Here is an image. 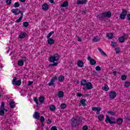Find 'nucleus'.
I'll return each instance as SVG.
<instances>
[{
	"label": "nucleus",
	"instance_id": "53",
	"mask_svg": "<svg viewBox=\"0 0 130 130\" xmlns=\"http://www.w3.org/2000/svg\"><path fill=\"white\" fill-rule=\"evenodd\" d=\"M0 108H5V102H2Z\"/></svg>",
	"mask_w": 130,
	"mask_h": 130
},
{
	"label": "nucleus",
	"instance_id": "45",
	"mask_svg": "<svg viewBox=\"0 0 130 130\" xmlns=\"http://www.w3.org/2000/svg\"><path fill=\"white\" fill-rule=\"evenodd\" d=\"M23 25L24 27H27L29 26V23H28V22H23Z\"/></svg>",
	"mask_w": 130,
	"mask_h": 130
},
{
	"label": "nucleus",
	"instance_id": "48",
	"mask_svg": "<svg viewBox=\"0 0 130 130\" xmlns=\"http://www.w3.org/2000/svg\"><path fill=\"white\" fill-rule=\"evenodd\" d=\"M77 41H78V42H82V41H83V40L82 39V38H81V37H78L77 38Z\"/></svg>",
	"mask_w": 130,
	"mask_h": 130
},
{
	"label": "nucleus",
	"instance_id": "7",
	"mask_svg": "<svg viewBox=\"0 0 130 130\" xmlns=\"http://www.w3.org/2000/svg\"><path fill=\"white\" fill-rule=\"evenodd\" d=\"M128 38V35L127 34H124L123 36H122L119 38L118 39L119 42H120L121 43H122L124 42V40L125 39H127Z\"/></svg>",
	"mask_w": 130,
	"mask_h": 130
},
{
	"label": "nucleus",
	"instance_id": "42",
	"mask_svg": "<svg viewBox=\"0 0 130 130\" xmlns=\"http://www.w3.org/2000/svg\"><path fill=\"white\" fill-rule=\"evenodd\" d=\"M126 75H122L121 77V79L122 81H125L126 80Z\"/></svg>",
	"mask_w": 130,
	"mask_h": 130
},
{
	"label": "nucleus",
	"instance_id": "19",
	"mask_svg": "<svg viewBox=\"0 0 130 130\" xmlns=\"http://www.w3.org/2000/svg\"><path fill=\"white\" fill-rule=\"evenodd\" d=\"M115 122L118 125H121V124H122V123L123 122V119L121 118H119L116 119V121Z\"/></svg>",
	"mask_w": 130,
	"mask_h": 130
},
{
	"label": "nucleus",
	"instance_id": "59",
	"mask_svg": "<svg viewBox=\"0 0 130 130\" xmlns=\"http://www.w3.org/2000/svg\"><path fill=\"white\" fill-rule=\"evenodd\" d=\"M127 18L128 20H130V14L127 15Z\"/></svg>",
	"mask_w": 130,
	"mask_h": 130
},
{
	"label": "nucleus",
	"instance_id": "43",
	"mask_svg": "<svg viewBox=\"0 0 130 130\" xmlns=\"http://www.w3.org/2000/svg\"><path fill=\"white\" fill-rule=\"evenodd\" d=\"M60 107L62 108V109H64V108H67V104H61L60 105Z\"/></svg>",
	"mask_w": 130,
	"mask_h": 130
},
{
	"label": "nucleus",
	"instance_id": "35",
	"mask_svg": "<svg viewBox=\"0 0 130 130\" xmlns=\"http://www.w3.org/2000/svg\"><path fill=\"white\" fill-rule=\"evenodd\" d=\"M100 40H101V38H98L97 37H95L93 39L94 42H97L98 41H100Z\"/></svg>",
	"mask_w": 130,
	"mask_h": 130
},
{
	"label": "nucleus",
	"instance_id": "8",
	"mask_svg": "<svg viewBox=\"0 0 130 130\" xmlns=\"http://www.w3.org/2000/svg\"><path fill=\"white\" fill-rule=\"evenodd\" d=\"M116 95L117 94L115 91H110L109 94L110 99L111 100H113L114 98H116Z\"/></svg>",
	"mask_w": 130,
	"mask_h": 130
},
{
	"label": "nucleus",
	"instance_id": "2",
	"mask_svg": "<svg viewBox=\"0 0 130 130\" xmlns=\"http://www.w3.org/2000/svg\"><path fill=\"white\" fill-rule=\"evenodd\" d=\"M111 17V12L110 11L105 12L102 13V14L100 15V16L98 17L101 20L104 18H110Z\"/></svg>",
	"mask_w": 130,
	"mask_h": 130
},
{
	"label": "nucleus",
	"instance_id": "29",
	"mask_svg": "<svg viewBox=\"0 0 130 130\" xmlns=\"http://www.w3.org/2000/svg\"><path fill=\"white\" fill-rule=\"evenodd\" d=\"M80 105H82V106H86V100L82 99L80 101Z\"/></svg>",
	"mask_w": 130,
	"mask_h": 130
},
{
	"label": "nucleus",
	"instance_id": "15",
	"mask_svg": "<svg viewBox=\"0 0 130 130\" xmlns=\"http://www.w3.org/2000/svg\"><path fill=\"white\" fill-rule=\"evenodd\" d=\"M5 112H8V109L6 108H0V115L4 116L5 115Z\"/></svg>",
	"mask_w": 130,
	"mask_h": 130
},
{
	"label": "nucleus",
	"instance_id": "62",
	"mask_svg": "<svg viewBox=\"0 0 130 130\" xmlns=\"http://www.w3.org/2000/svg\"><path fill=\"white\" fill-rule=\"evenodd\" d=\"M10 55H12V53H11V54H10Z\"/></svg>",
	"mask_w": 130,
	"mask_h": 130
},
{
	"label": "nucleus",
	"instance_id": "57",
	"mask_svg": "<svg viewBox=\"0 0 130 130\" xmlns=\"http://www.w3.org/2000/svg\"><path fill=\"white\" fill-rule=\"evenodd\" d=\"M113 74L114 76H116V75L117 74V72H116V71H114L113 72Z\"/></svg>",
	"mask_w": 130,
	"mask_h": 130
},
{
	"label": "nucleus",
	"instance_id": "33",
	"mask_svg": "<svg viewBox=\"0 0 130 130\" xmlns=\"http://www.w3.org/2000/svg\"><path fill=\"white\" fill-rule=\"evenodd\" d=\"M87 81H86V80H82L80 82L81 86H83V87H85V86H86V85H87Z\"/></svg>",
	"mask_w": 130,
	"mask_h": 130
},
{
	"label": "nucleus",
	"instance_id": "5",
	"mask_svg": "<svg viewBox=\"0 0 130 130\" xmlns=\"http://www.w3.org/2000/svg\"><path fill=\"white\" fill-rule=\"evenodd\" d=\"M21 58L22 59L19 60L17 62L18 66H19V67H22V66H24V62L27 60V58L25 57H21Z\"/></svg>",
	"mask_w": 130,
	"mask_h": 130
},
{
	"label": "nucleus",
	"instance_id": "14",
	"mask_svg": "<svg viewBox=\"0 0 130 130\" xmlns=\"http://www.w3.org/2000/svg\"><path fill=\"white\" fill-rule=\"evenodd\" d=\"M9 106L10 108H15L16 107V104L15 103V102L13 100H10L9 101Z\"/></svg>",
	"mask_w": 130,
	"mask_h": 130
},
{
	"label": "nucleus",
	"instance_id": "51",
	"mask_svg": "<svg viewBox=\"0 0 130 130\" xmlns=\"http://www.w3.org/2000/svg\"><path fill=\"white\" fill-rule=\"evenodd\" d=\"M6 3L7 5H11L12 4V0H7Z\"/></svg>",
	"mask_w": 130,
	"mask_h": 130
},
{
	"label": "nucleus",
	"instance_id": "40",
	"mask_svg": "<svg viewBox=\"0 0 130 130\" xmlns=\"http://www.w3.org/2000/svg\"><path fill=\"white\" fill-rule=\"evenodd\" d=\"M54 33V31H53L49 32V34L47 36V38H50V37H51V36L52 35V34H53Z\"/></svg>",
	"mask_w": 130,
	"mask_h": 130
},
{
	"label": "nucleus",
	"instance_id": "21",
	"mask_svg": "<svg viewBox=\"0 0 130 130\" xmlns=\"http://www.w3.org/2000/svg\"><path fill=\"white\" fill-rule=\"evenodd\" d=\"M33 117L35 119H39L40 118V114L39 112H36L33 115Z\"/></svg>",
	"mask_w": 130,
	"mask_h": 130
},
{
	"label": "nucleus",
	"instance_id": "16",
	"mask_svg": "<svg viewBox=\"0 0 130 130\" xmlns=\"http://www.w3.org/2000/svg\"><path fill=\"white\" fill-rule=\"evenodd\" d=\"M11 12L12 13H13V14H14L15 15H19L20 13H21V11H20V10L18 9H13L11 10Z\"/></svg>",
	"mask_w": 130,
	"mask_h": 130
},
{
	"label": "nucleus",
	"instance_id": "1",
	"mask_svg": "<svg viewBox=\"0 0 130 130\" xmlns=\"http://www.w3.org/2000/svg\"><path fill=\"white\" fill-rule=\"evenodd\" d=\"M59 55L58 54H55L49 57V61L50 62H52V67H56L58 64V60H59Z\"/></svg>",
	"mask_w": 130,
	"mask_h": 130
},
{
	"label": "nucleus",
	"instance_id": "39",
	"mask_svg": "<svg viewBox=\"0 0 130 130\" xmlns=\"http://www.w3.org/2000/svg\"><path fill=\"white\" fill-rule=\"evenodd\" d=\"M14 8H19L20 7V3L19 2H16L14 5Z\"/></svg>",
	"mask_w": 130,
	"mask_h": 130
},
{
	"label": "nucleus",
	"instance_id": "13",
	"mask_svg": "<svg viewBox=\"0 0 130 130\" xmlns=\"http://www.w3.org/2000/svg\"><path fill=\"white\" fill-rule=\"evenodd\" d=\"M49 9V5H48V4H44L42 6V10H43V11H48V10Z\"/></svg>",
	"mask_w": 130,
	"mask_h": 130
},
{
	"label": "nucleus",
	"instance_id": "28",
	"mask_svg": "<svg viewBox=\"0 0 130 130\" xmlns=\"http://www.w3.org/2000/svg\"><path fill=\"white\" fill-rule=\"evenodd\" d=\"M77 66L79 67V68H83L84 67V62L81 60H79L77 62Z\"/></svg>",
	"mask_w": 130,
	"mask_h": 130
},
{
	"label": "nucleus",
	"instance_id": "56",
	"mask_svg": "<svg viewBox=\"0 0 130 130\" xmlns=\"http://www.w3.org/2000/svg\"><path fill=\"white\" fill-rule=\"evenodd\" d=\"M47 123H48V124L51 123V119H48Z\"/></svg>",
	"mask_w": 130,
	"mask_h": 130
},
{
	"label": "nucleus",
	"instance_id": "32",
	"mask_svg": "<svg viewBox=\"0 0 130 130\" xmlns=\"http://www.w3.org/2000/svg\"><path fill=\"white\" fill-rule=\"evenodd\" d=\"M106 36L108 39H112L113 38V34H107Z\"/></svg>",
	"mask_w": 130,
	"mask_h": 130
},
{
	"label": "nucleus",
	"instance_id": "47",
	"mask_svg": "<svg viewBox=\"0 0 130 130\" xmlns=\"http://www.w3.org/2000/svg\"><path fill=\"white\" fill-rule=\"evenodd\" d=\"M77 97H83V94L80 92H77L76 93Z\"/></svg>",
	"mask_w": 130,
	"mask_h": 130
},
{
	"label": "nucleus",
	"instance_id": "54",
	"mask_svg": "<svg viewBox=\"0 0 130 130\" xmlns=\"http://www.w3.org/2000/svg\"><path fill=\"white\" fill-rule=\"evenodd\" d=\"M88 126H87V125L83 126V127L82 128L83 130H88Z\"/></svg>",
	"mask_w": 130,
	"mask_h": 130
},
{
	"label": "nucleus",
	"instance_id": "60",
	"mask_svg": "<svg viewBox=\"0 0 130 130\" xmlns=\"http://www.w3.org/2000/svg\"><path fill=\"white\" fill-rule=\"evenodd\" d=\"M20 2H21V3H25V2H26V0H20Z\"/></svg>",
	"mask_w": 130,
	"mask_h": 130
},
{
	"label": "nucleus",
	"instance_id": "58",
	"mask_svg": "<svg viewBox=\"0 0 130 130\" xmlns=\"http://www.w3.org/2000/svg\"><path fill=\"white\" fill-rule=\"evenodd\" d=\"M49 2H50L51 4H54V1H53V0H49Z\"/></svg>",
	"mask_w": 130,
	"mask_h": 130
},
{
	"label": "nucleus",
	"instance_id": "49",
	"mask_svg": "<svg viewBox=\"0 0 130 130\" xmlns=\"http://www.w3.org/2000/svg\"><path fill=\"white\" fill-rule=\"evenodd\" d=\"M95 70H96L98 71H101V67H100V66H96L95 67Z\"/></svg>",
	"mask_w": 130,
	"mask_h": 130
},
{
	"label": "nucleus",
	"instance_id": "26",
	"mask_svg": "<svg viewBox=\"0 0 130 130\" xmlns=\"http://www.w3.org/2000/svg\"><path fill=\"white\" fill-rule=\"evenodd\" d=\"M45 101V99L44 98V96H40L39 99V101L40 103H41V104L44 103Z\"/></svg>",
	"mask_w": 130,
	"mask_h": 130
},
{
	"label": "nucleus",
	"instance_id": "12",
	"mask_svg": "<svg viewBox=\"0 0 130 130\" xmlns=\"http://www.w3.org/2000/svg\"><path fill=\"white\" fill-rule=\"evenodd\" d=\"M126 14H127L126 10H123L122 11V13L120 15V19H121L122 20H123V19L125 18V16H126Z\"/></svg>",
	"mask_w": 130,
	"mask_h": 130
},
{
	"label": "nucleus",
	"instance_id": "22",
	"mask_svg": "<svg viewBox=\"0 0 130 130\" xmlns=\"http://www.w3.org/2000/svg\"><path fill=\"white\" fill-rule=\"evenodd\" d=\"M69 7V2L64 1L61 4V8H68Z\"/></svg>",
	"mask_w": 130,
	"mask_h": 130
},
{
	"label": "nucleus",
	"instance_id": "25",
	"mask_svg": "<svg viewBox=\"0 0 130 130\" xmlns=\"http://www.w3.org/2000/svg\"><path fill=\"white\" fill-rule=\"evenodd\" d=\"M63 95H64V93H63V91H58L57 95L59 98H62L63 97Z\"/></svg>",
	"mask_w": 130,
	"mask_h": 130
},
{
	"label": "nucleus",
	"instance_id": "9",
	"mask_svg": "<svg viewBox=\"0 0 130 130\" xmlns=\"http://www.w3.org/2000/svg\"><path fill=\"white\" fill-rule=\"evenodd\" d=\"M12 83L13 85H15L16 86H20L21 84H22V82L20 80H16V78L13 79Z\"/></svg>",
	"mask_w": 130,
	"mask_h": 130
},
{
	"label": "nucleus",
	"instance_id": "20",
	"mask_svg": "<svg viewBox=\"0 0 130 130\" xmlns=\"http://www.w3.org/2000/svg\"><path fill=\"white\" fill-rule=\"evenodd\" d=\"M26 36H27V34H26V32H21L18 36V38H20V39H24V38H25Z\"/></svg>",
	"mask_w": 130,
	"mask_h": 130
},
{
	"label": "nucleus",
	"instance_id": "44",
	"mask_svg": "<svg viewBox=\"0 0 130 130\" xmlns=\"http://www.w3.org/2000/svg\"><path fill=\"white\" fill-rule=\"evenodd\" d=\"M33 99L35 102L36 103V104L38 105V103H39V101H38V99L37 97H35V98H34Z\"/></svg>",
	"mask_w": 130,
	"mask_h": 130
},
{
	"label": "nucleus",
	"instance_id": "4",
	"mask_svg": "<svg viewBox=\"0 0 130 130\" xmlns=\"http://www.w3.org/2000/svg\"><path fill=\"white\" fill-rule=\"evenodd\" d=\"M91 89H93V85L90 82H87L86 83V85L83 87V89L84 90H87V89L91 90Z\"/></svg>",
	"mask_w": 130,
	"mask_h": 130
},
{
	"label": "nucleus",
	"instance_id": "61",
	"mask_svg": "<svg viewBox=\"0 0 130 130\" xmlns=\"http://www.w3.org/2000/svg\"><path fill=\"white\" fill-rule=\"evenodd\" d=\"M42 124L43 125V126H44V125L43 124V123H42Z\"/></svg>",
	"mask_w": 130,
	"mask_h": 130
},
{
	"label": "nucleus",
	"instance_id": "37",
	"mask_svg": "<svg viewBox=\"0 0 130 130\" xmlns=\"http://www.w3.org/2000/svg\"><path fill=\"white\" fill-rule=\"evenodd\" d=\"M115 52L116 54H118V53H120V48L119 47H117L115 49Z\"/></svg>",
	"mask_w": 130,
	"mask_h": 130
},
{
	"label": "nucleus",
	"instance_id": "10",
	"mask_svg": "<svg viewBox=\"0 0 130 130\" xmlns=\"http://www.w3.org/2000/svg\"><path fill=\"white\" fill-rule=\"evenodd\" d=\"M71 123L72 126H73V127L77 126V125H78V120H77V119H76L75 118H73L71 120Z\"/></svg>",
	"mask_w": 130,
	"mask_h": 130
},
{
	"label": "nucleus",
	"instance_id": "23",
	"mask_svg": "<svg viewBox=\"0 0 130 130\" xmlns=\"http://www.w3.org/2000/svg\"><path fill=\"white\" fill-rule=\"evenodd\" d=\"M47 42L50 45H52L53 44H54V42H55V41H54V39L52 38H49L47 40Z\"/></svg>",
	"mask_w": 130,
	"mask_h": 130
},
{
	"label": "nucleus",
	"instance_id": "27",
	"mask_svg": "<svg viewBox=\"0 0 130 130\" xmlns=\"http://www.w3.org/2000/svg\"><path fill=\"white\" fill-rule=\"evenodd\" d=\"M96 117L98 118L100 121H102L103 119H104V115L103 114H100L99 115L97 116Z\"/></svg>",
	"mask_w": 130,
	"mask_h": 130
},
{
	"label": "nucleus",
	"instance_id": "41",
	"mask_svg": "<svg viewBox=\"0 0 130 130\" xmlns=\"http://www.w3.org/2000/svg\"><path fill=\"white\" fill-rule=\"evenodd\" d=\"M49 108L51 111H54V110L55 109V106L52 105L49 107Z\"/></svg>",
	"mask_w": 130,
	"mask_h": 130
},
{
	"label": "nucleus",
	"instance_id": "46",
	"mask_svg": "<svg viewBox=\"0 0 130 130\" xmlns=\"http://www.w3.org/2000/svg\"><path fill=\"white\" fill-rule=\"evenodd\" d=\"M111 46H112L113 47H115V46H116V42H111Z\"/></svg>",
	"mask_w": 130,
	"mask_h": 130
},
{
	"label": "nucleus",
	"instance_id": "24",
	"mask_svg": "<svg viewBox=\"0 0 130 130\" xmlns=\"http://www.w3.org/2000/svg\"><path fill=\"white\" fill-rule=\"evenodd\" d=\"M64 81V76L62 75H60L58 77V82H59V83H62V82H63Z\"/></svg>",
	"mask_w": 130,
	"mask_h": 130
},
{
	"label": "nucleus",
	"instance_id": "17",
	"mask_svg": "<svg viewBox=\"0 0 130 130\" xmlns=\"http://www.w3.org/2000/svg\"><path fill=\"white\" fill-rule=\"evenodd\" d=\"M57 80V77L56 76H54L52 79L51 80L50 83H49V86H52L53 84H54V82L55 81Z\"/></svg>",
	"mask_w": 130,
	"mask_h": 130
},
{
	"label": "nucleus",
	"instance_id": "34",
	"mask_svg": "<svg viewBox=\"0 0 130 130\" xmlns=\"http://www.w3.org/2000/svg\"><path fill=\"white\" fill-rule=\"evenodd\" d=\"M130 86V82L129 81H126L124 84V87L125 88H128Z\"/></svg>",
	"mask_w": 130,
	"mask_h": 130
},
{
	"label": "nucleus",
	"instance_id": "6",
	"mask_svg": "<svg viewBox=\"0 0 130 130\" xmlns=\"http://www.w3.org/2000/svg\"><path fill=\"white\" fill-rule=\"evenodd\" d=\"M92 111H96V114H100V112L102 110V108L100 107H92L91 108Z\"/></svg>",
	"mask_w": 130,
	"mask_h": 130
},
{
	"label": "nucleus",
	"instance_id": "3",
	"mask_svg": "<svg viewBox=\"0 0 130 130\" xmlns=\"http://www.w3.org/2000/svg\"><path fill=\"white\" fill-rule=\"evenodd\" d=\"M106 123H110V124L116 123V122L114 121V118L112 117L110 118L108 115L106 116Z\"/></svg>",
	"mask_w": 130,
	"mask_h": 130
},
{
	"label": "nucleus",
	"instance_id": "30",
	"mask_svg": "<svg viewBox=\"0 0 130 130\" xmlns=\"http://www.w3.org/2000/svg\"><path fill=\"white\" fill-rule=\"evenodd\" d=\"M99 51H100L101 54L103 55V56H106V53L102 49H101L100 48H98Z\"/></svg>",
	"mask_w": 130,
	"mask_h": 130
},
{
	"label": "nucleus",
	"instance_id": "38",
	"mask_svg": "<svg viewBox=\"0 0 130 130\" xmlns=\"http://www.w3.org/2000/svg\"><path fill=\"white\" fill-rule=\"evenodd\" d=\"M107 113H108V114H110V115H115V112L112 111H108Z\"/></svg>",
	"mask_w": 130,
	"mask_h": 130
},
{
	"label": "nucleus",
	"instance_id": "52",
	"mask_svg": "<svg viewBox=\"0 0 130 130\" xmlns=\"http://www.w3.org/2000/svg\"><path fill=\"white\" fill-rule=\"evenodd\" d=\"M51 130H57V127H56V126H52L51 128Z\"/></svg>",
	"mask_w": 130,
	"mask_h": 130
},
{
	"label": "nucleus",
	"instance_id": "11",
	"mask_svg": "<svg viewBox=\"0 0 130 130\" xmlns=\"http://www.w3.org/2000/svg\"><path fill=\"white\" fill-rule=\"evenodd\" d=\"M87 60H88L90 63V64H91V66H94L95 64H96V61L95 60V59L91 58V57L90 56H88L87 57Z\"/></svg>",
	"mask_w": 130,
	"mask_h": 130
},
{
	"label": "nucleus",
	"instance_id": "31",
	"mask_svg": "<svg viewBox=\"0 0 130 130\" xmlns=\"http://www.w3.org/2000/svg\"><path fill=\"white\" fill-rule=\"evenodd\" d=\"M102 89L104 90V91H108V90H109V87L107 84H105L102 87Z\"/></svg>",
	"mask_w": 130,
	"mask_h": 130
},
{
	"label": "nucleus",
	"instance_id": "18",
	"mask_svg": "<svg viewBox=\"0 0 130 130\" xmlns=\"http://www.w3.org/2000/svg\"><path fill=\"white\" fill-rule=\"evenodd\" d=\"M87 0H77V5H86L87 4Z\"/></svg>",
	"mask_w": 130,
	"mask_h": 130
},
{
	"label": "nucleus",
	"instance_id": "50",
	"mask_svg": "<svg viewBox=\"0 0 130 130\" xmlns=\"http://www.w3.org/2000/svg\"><path fill=\"white\" fill-rule=\"evenodd\" d=\"M40 120L41 122H43L44 121H45V118H44V117H43V116H41Z\"/></svg>",
	"mask_w": 130,
	"mask_h": 130
},
{
	"label": "nucleus",
	"instance_id": "36",
	"mask_svg": "<svg viewBox=\"0 0 130 130\" xmlns=\"http://www.w3.org/2000/svg\"><path fill=\"white\" fill-rule=\"evenodd\" d=\"M22 19H23V14H21V16L19 18V19L16 20V23H20V22L22 21Z\"/></svg>",
	"mask_w": 130,
	"mask_h": 130
},
{
	"label": "nucleus",
	"instance_id": "55",
	"mask_svg": "<svg viewBox=\"0 0 130 130\" xmlns=\"http://www.w3.org/2000/svg\"><path fill=\"white\" fill-rule=\"evenodd\" d=\"M33 84V81H28V86H31Z\"/></svg>",
	"mask_w": 130,
	"mask_h": 130
}]
</instances>
